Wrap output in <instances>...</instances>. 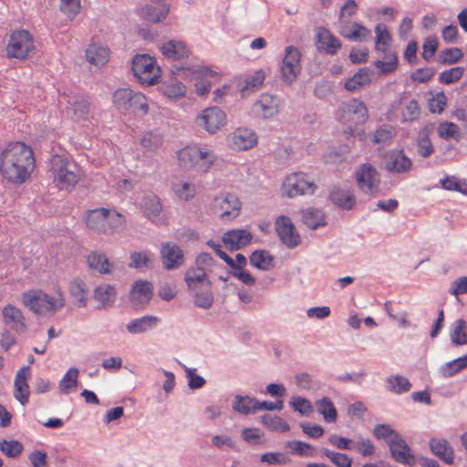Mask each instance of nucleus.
<instances>
[{
  "instance_id": "obj_1",
  "label": "nucleus",
  "mask_w": 467,
  "mask_h": 467,
  "mask_svg": "<svg viewBox=\"0 0 467 467\" xmlns=\"http://www.w3.org/2000/svg\"><path fill=\"white\" fill-rule=\"evenodd\" d=\"M34 168L33 150L24 142H12L1 153L0 172L10 183H24Z\"/></svg>"
},
{
  "instance_id": "obj_2",
  "label": "nucleus",
  "mask_w": 467,
  "mask_h": 467,
  "mask_svg": "<svg viewBox=\"0 0 467 467\" xmlns=\"http://www.w3.org/2000/svg\"><path fill=\"white\" fill-rule=\"evenodd\" d=\"M77 163L66 155L55 154L49 160V177L60 189L74 187L78 181Z\"/></svg>"
},
{
  "instance_id": "obj_3",
  "label": "nucleus",
  "mask_w": 467,
  "mask_h": 467,
  "mask_svg": "<svg viewBox=\"0 0 467 467\" xmlns=\"http://www.w3.org/2000/svg\"><path fill=\"white\" fill-rule=\"evenodd\" d=\"M23 303L34 313L45 315L63 307L65 300L60 295L57 299H54L42 291H29L23 294Z\"/></svg>"
},
{
  "instance_id": "obj_4",
  "label": "nucleus",
  "mask_w": 467,
  "mask_h": 467,
  "mask_svg": "<svg viewBox=\"0 0 467 467\" xmlns=\"http://www.w3.org/2000/svg\"><path fill=\"white\" fill-rule=\"evenodd\" d=\"M113 103L121 112H126L130 109L134 112L141 110L143 114L149 112V105L146 102L145 96L130 88H119L116 90L113 94Z\"/></svg>"
},
{
  "instance_id": "obj_5",
  "label": "nucleus",
  "mask_w": 467,
  "mask_h": 467,
  "mask_svg": "<svg viewBox=\"0 0 467 467\" xmlns=\"http://www.w3.org/2000/svg\"><path fill=\"white\" fill-rule=\"evenodd\" d=\"M283 194L293 198L303 194H313L317 185L303 172H296L286 177L283 183Z\"/></svg>"
},
{
  "instance_id": "obj_6",
  "label": "nucleus",
  "mask_w": 467,
  "mask_h": 467,
  "mask_svg": "<svg viewBox=\"0 0 467 467\" xmlns=\"http://www.w3.org/2000/svg\"><path fill=\"white\" fill-rule=\"evenodd\" d=\"M33 48L34 41L29 32L17 30L11 34L6 52L10 57L25 59Z\"/></svg>"
},
{
  "instance_id": "obj_7",
  "label": "nucleus",
  "mask_w": 467,
  "mask_h": 467,
  "mask_svg": "<svg viewBox=\"0 0 467 467\" xmlns=\"http://www.w3.org/2000/svg\"><path fill=\"white\" fill-rule=\"evenodd\" d=\"M301 52L297 47L289 46L285 47L283 65L281 67L282 79L291 85L298 77L301 70Z\"/></svg>"
},
{
  "instance_id": "obj_8",
  "label": "nucleus",
  "mask_w": 467,
  "mask_h": 467,
  "mask_svg": "<svg viewBox=\"0 0 467 467\" xmlns=\"http://www.w3.org/2000/svg\"><path fill=\"white\" fill-rule=\"evenodd\" d=\"M196 124L213 134L226 124V114L219 107H210L197 116Z\"/></svg>"
},
{
  "instance_id": "obj_9",
  "label": "nucleus",
  "mask_w": 467,
  "mask_h": 467,
  "mask_svg": "<svg viewBox=\"0 0 467 467\" xmlns=\"http://www.w3.org/2000/svg\"><path fill=\"white\" fill-rule=\"evenodd\" d=\"M275 231L282 244L290 249L296 247L301 242V237L288 216L280 215L276 218Z\"/></svg>"
},
{
  "instance_id": "obj_10",
  "label": "nucleus",
  "mask_w": 467,
  "mask_h": 467,
  "mask_svg": "<svg viewBox=\"0 0 467 467\" xmlns=\"http://www.w3.org/2000/svg\"><path fill=\"white\" fill-rule=\"evenodd\" d=\"M358 185L366 193L379 192V173L370 163L362 164L356 172Z\"/></svg>"
},
{
  "instance_id": "obj_11",
  "label": "nucleus",
  "mask_w": 467,
  "mask_h": 467,
  "mask_svg": "<svg viewBox=\"0 0 467 467\" xmlns=\"http://www.w3.org/2000/svg\"><path fill=\"white\" fill-rule=\"evenodd\" d=\"M253 234L246 229H234L225 232L222 242L231 252L241 250L252 243Z\"/></svg>"
},
{
  "instance_id": "obj_12",
  "label": "nucleus",
  "mask_w": 467,
  "mask_h": 467,
  "mask_svg": "<svg viewBox=\"0 0 467 467\" xmlns=\"http://www.w3.org/2000/svg\"><path fill=\"white\" fill-rule=\"evenodd\" d=\"M161 257L163 267L167 270L177 269L184 263L183 251L171 242L161 244Z\"/></svg>"
},
{
  "instance_id": "obj_13",
  "label": "nucleus",
  "mask_w": 467,
  "mask_h": 467,
  "mask_svg": "<svg viewBox=\"0 0 467 467\" xmlns=\"http://www.w3.org/2000/svg\"><path fill=\"white\" fill-rule=\"evenodd\" d=\"M387 443L389 447L391 457L397 462L409 466H413L417 463V459L411 453L410 447L400 436L397 440L388 441Z\"/></svg>"
},
{
  "instance_id": "obj_14",
  "label": "nucleus",
  "mask_w": 467,
  "mask_h": 467,
  "mask_svg": "<svg viewBox=\"0 0 467 467\" xmlns=\"http://www.w3.org/2000/svg\"><path fill=\"white\" fill-rule=\"evenodd\" d=\"M153 296V287L150 282L138 280L132 285L130 300L133 307L138 309L149 304Z\"/></svg>"
},
{
  "instance_id": "obj_15",
  "label": "nucleus",
  "mask_w": 467,
  "mask_h": 467,
  "mask_svg": "<svg viewBox=\"0 0 467 467\" xmlns=\"http://www.w3.org/2000/svg\"><path fill=\"white\" fill-rule=\"evenodd\" d=\"M385 169L390 172H406L410 170L412 162L402 150H390L384 154Z\"/></svg>"
},
{
  "instance_id": "obj_16",
  "label": "nucleus",
  "mask_w": 467,
  "mask_h": 467,
  "mask_svg": "<svg viewBox=\"0 0 467 467\" xmlns=\"http://www.w3.org/2000/svg\"><path fill=\"white\" fill-rule=\"evenodd\" d=\"M241 202L233 193H225L214 198V209L221 212V217H236L241 209Z\"/></svg>"
},
{
  "instance_id": "obj_17",
  "label": "nucleus",
  "mask_w": 467,
  "mask_h": 467,
  "mask_svg": "<svg viewBox=\"0 0 467 467\" xmlns=\"http://www.w3.org/2000/svg\"><path fill=\"white\" fill-rule=\"evenodd\" d=\"M171 9V5L162 3L160 6L145 5L139 9L138 14L142 20L149 23L159 24L163 22Z\"/></svg>"
},
{
  "instance_id": "obj_18",
  "label": "nucleus",
  "mask_w": 467,
  "mask_h": 467,
  "mask_svg": "<svg viewBox=\"0 0 467 467\" xmlns=\"http://www.w3.org/2000/svg\"><path fill=\"white\" fill-rule=\"evenodd\" d=\"M329 200L337 207L344 210H350L356 204V198L349 189H342L333 185L329 190Z\"/></svg>"
},
{
  "instance_id": "obj_19",
  "label": "nucleus",
  "mask_w": 467,
  "mask_h": 467,
  "mask_svg": "<svg viewBox=\"0 0 467 467\" xmlns=\"http://www.w3.org/2000/svg\"><path fill=\"white\" fill-rule=\"evenodd\" d=\"M230 141L233 149L245 150L253 148L257 143V137L251 130L237 129L232 134Z\"/></svg>"
},
{
  "instance_id": "obj_20",
  "label": "nucleus",
  "mask_w": 467,
  "mask_h": 467,
  "mask_svg": "<svg viewBox=\"0 0 467 467\" xmlns=\"http://www.w3.org/2000/svg\"><path fill=\"white\" fill-rule=\"evenodd\" d=\"M67 113L75 120L85 119L89 114V101L83 96H73L67 101Z\"/></svg>"
},
{
  "instance_id": "obj_21",
  "label": "nucleus",
  "mask_w": 467,
  "mask_h": 467,
  "mask_svg": "<svg viewBox=\"0 0 467 467\" xmlns=\"http://www.w3.org/2000/svg\"><path fill=\"white\" fill-rule=\"evenodd\" d=\"M185 282L189 290L195 291L201 286L211 288L212 282L207 278L204 267H191L185 273Z\"/></svg>"
},
{
  "instance_id": "obj_22",
  "label": "nucleus",
  "mask_w": 467,
  "mask_h": 467,
  "mask_svg": "<svg viewBox=\"0 0 467 467\" xmlns=\"http://www.w3.org/2000/svg\"><path fill=\"white\" fill-rule=\"evenodd\" d=\"M3 315L5 324L8 325L11 329L17 333H25L26 331L25 317L20 309L8 305L4 308Z\"/></svg>"
},
{
  "instance_id": "obj_23",
  "label": "nucleus",
  "mask_w": 467,
  "mask_h": 467,
  "mask_svg": "<svg viewBox=\"0 0 467 467\" xmlns=\"http://www.w3.org/2000/svg\"><path fill=\"white\" fill-rule=\"evenodd\" d=\"M109 210L106 208H97L88 212L86 223L87 226L97 232H105L107 230Z\"/></svg>"
},
{
  "instance_id": "obj_24",
  "label": "nucleus",
  "mask_w": 467,
  "mask_h": 467,
  "mask_svg": "<svg viewBox=\"0 0 467 467\" xmlns=\"http://www.w3.org/2000/svg\"><path fill=\"white\" fill-rule=\"evenodd\" d=\"M429 444L431 452L441 461L446 464L453 463L454 451L446 440L431 438Z\"/></svg>"
},
{
  "instance_id": "obj_25",
  "label": "nucleus",
  "mask_w": 467,
  "mask_h": 467,
  "mask_svg": "<svg viewBox=\"0 0 467 467\" xmlns=\"http://www.w3.org/2000/svg\"><path fill=\"white\" fill-rule=\"evenodd\" d=\"M318 48H323L327 54L335 55L341 47V42L327 29L321 28L317 35Z\"/></svg>"
},
{
  "instance_id": "obj_26",
  "label": "nucleus",
  "mask_w": 467,
  "mask_h": 467,
  "mask_svg": "<svg viewBox=\"0 0 467 467\" xmlns=\"http://www.w3.org/2000/svg\"><path fill=\"white\" fill-rule=\"evenodd\" d=\"M29 369V367H23L20 368L16 376L15 379V397L20 401L22 405L28 402L29 398V386L26 382V371Z\"/></svg>"
},
{
  "instance_id": "obj_27",
  "label": "nucleus",
  "mask_w": 467,
  "mask_h": 467,
  "mask_svg": "<svg viewBox=\"0 0 467 467\" xmlns=\"http://www.w3.org/2000/svg\"><path fill=\"white\" fill-rule=\"evenodd\" d=\"M162 54L173 60H179L182 58L188 57L190 56V50L183 42L170 40L164 43L161 47Z\"/></svg>"
},
{
  "instance_id": "obj_28",
  "label": "nucleus",
  "mask_w": 467,
  "mask_h": 467,
  "mask_svg": "<svg viewBox=\"0 0 467 467\" xmlns=\"http://www.w3.org/2000/svg\"><path fill=\"white\" fill-rule=\"evenodd\" d=\"M141 209L147 218H157L162 212V204L160 198L153 192L147 193L141 201Z\"/></svg>"
},
{
  "instance_id": "obj_29",
  "label": "nucleus",
  "mask_w": 467,
  "mask_h": 467,
  "mask_svg": "<svg viewBox=\"0 0 467 467\" xmlns=\"http://www.w3.org/2000/svg\"><path fill=\"white\" fill-rule=\"evenodd\" d=\"M116 290L114 286L109 284L100 285L94 291V298L100 303L99 309L110 306L116 299Z\"/></svg>"
},
{
  "instance_id": "obj_30",
  "label": "nucleus",
  "mask_w": 467,
  "mask_h": 467,
  "mask_svg": "<svg viewBox=\"0 0 467 467\" xmlns=\"http://www.w3.org/2000/svg\"><path fill=\"white\" fill-rule=\"evenodd\" d=\"M87 263L91 269L102 275L110 274L111 268L113 267V265L109 261L106 254L97 251L92 252L87 257Z\"/></svg>"
},
{
  "instance_id": "obj_31",
  "label": "nucleus",
  "mask_w": 467,
  "mask_h": 467,
  "mask_svg": "<svg viewBox=\"0 0 467 467\" xmlns=\"http://www.w3.org/2000/svg\"><path fill=\"white\" fill-rule=\"evenodd\" d=\"M302 222L310 229H317L327 224L326 217L322 210L307 208L302 211Z\"/></svg>"
},
{
  "instance_id": "obj_32",
  "label": "nucleus",
  "mask_w": 467,
  "mask_h": 467,
  "mask_svg": "<svg viewBox=\"0 0 467 467\" xmlns=\"http://www.w3.org/2000/svg\"><path fill=\"white\" fill-rule=\"evenodd\" d=\"M258 400L250 396L236 395L233 402V410L244 414H254L258 411L257 406Z\"/></svg>"
},
{
  "instance_id": "obj_33",
  "label": "nucleus",
  "mask_w": 467,
  "mask_h": 467,
  "mask_svg": "<svg viewBox=\"0 0 467 467\" xmlns=\"http://www.w3.org/2000/svg\"><path fill=\"white\" fill-rule=\"evenodd\" d=\"M372 70L368 67H362L354 76L345 82V88L354 91L370 83Z\"/></svg>"
},
{
  "instance_id": "obj_34",
  "label": "nucleus",
  "mask_w": 467,
  "mask_h": 467,
  "mask_svg": "<svg viewBox=\"0 0 467 467\" xmlns=\"http://www.w3.org/2000/svg\"><path fill=\"white\" fill-rule=\"evenodd\" d=\"M275 257L266 250H255L250 257V264L257 269L267 271L274 266Z\"/></svg>"
},
{
  "instance_id": "obj_35",
  "label": "nucleus",
  "mask_w": 467,
  "mask_h": 467,
  "mask_svg": "<svg viewBox=\"0 0 467 467\" xmlns=\"http://www.w3.org/2000/svg\"><path fill=\"white\" fill-rule=\"evenodd\" d=\"M150 69H156L155 61L150 55L138 54L133 57L131 70L135 78Z\"/></svg>"
},
{
  "instance_id": "obj_36",
  "label": "nucleus",
  "mask_w": 467,
  "mask_h": 467,
  "mask_svg": "<svg viewBox=\"0 0 467 467\" xmlns=\"http://www.w3.org/2000/svg\"><path fill=\"white\" fill-rule=\"evenodd\" d=\"M109 56V50L107 47L98 45H90L86 50L87 60L95 66L104 65Z\"/></svg>"
},
{
  "instance_id": "obj_37",
  "label": "nucleus",
  "mask_w": 467,
  "mask_h": 467,
  "mask_svg": "<svg viewBox=\"0 0 467 467\" xmlns=\"http://www.w3.org/2000/svg\"><path fill=\"white\" fill-rule=\"evenodd\" d=\"M450 338L453 346L467 345V322L464 319L460 318L453 323Z\"/></svg>"
},
{
  "instance_id": "obj_38",
  "label": "nucleus",
  "mask_w": 467,
  "mask_h": 467,
  "mask_svg": "<svg viewBox=\"0 0 467 467\" xmlns=\"http://www.w3.org/2000/svg\"><path fill=\"white\" fill-rule=\"evenodd\" d=\"M69 293L72 302L78 307H84L87 305L86 285L81 279H76L69 286Z\"/></svg>"
},
{
  "instance_id": "obj_39",
  "label": "nucleus",
  "mask_w": 467,
  "mask_h": 467,
  "mask_svg": "<svg viewBox=\"0 0 467 467\" xmlns=\"http://www.w3.org/2000/svg\"><path fill=\"white\" fill-rule=\"evenodd\" d=\"M178 159L183 169H191L200 161V149L184 148L178 152Z\"/></svg>"
},
{
  "instance_id": "obj_40",
  "label": "nucleus",
  "mask_w": 467,
  "mask_h": 467,
  "mask_svg": "<svg viewBox=\"0 0 467 467\" xmlns=\"http://www.w3.org/2000/svg\"><path fill=\"white\" fill-rule=\"evenodd\" d=\"M158 322V318L153 316H145L132 320L127 325V329L131 334H138L147 331Z\"/></svg>"
},
{
  "instance_id": "obj_41",
  "label": "nucleus",
  "mask_w": 467,
  "mask_h": 467,
  "mask_svg": "<svg viewBox=\"0 0 467 467\" xmlns=\"http://www.w3.org/2000/svg\"><path fill=\"white\" fill-rule=\"evenodd\" d=\"M159 90L167 98L177 99L185 95L186 87L180 81L171 80V82H163L159 87Z\"/></svg>"
},
{
  "instance_id": "obj_42",
  "label": "nucleus",
  "mask_w": 467,
  "mask_h": 467,
  "mask_svg": "<svg viewBox=\"0 0 467 467\" xmlns=\"http://www.w3.org/2000/svg\"><path fill=\"white\" fill-rule=\"evenodd\" d=\"M162 134L157 130L145 132L140 139L141 146L150 151L158 150L162 145Z\"/></svg>"
},
{
  "instance_id": "obj_43",
  "label": "nucleus",
  "mask_w": 467,
  "mask_h": 467,
  "mask_svg": "<svg viewBox=\"0 0 467 467\" xmlns=\"http://www.w3.org/2000/svg\"><path fill=\"white\" fill-rule=\"evenodd\" d=\"M466 368H467V354L461 358H455L451 361L445 363L441 368V374L445 378H449V377L454 376L455 374H457L458 372H460L461 370H462Z\"/></svg>"
},
{
  "instance_id": "obj_44",
  "label": "nucleus",
  "mask_w": 467,
  "mask_h": 467,
  "mask_svg": "<svg viewBox=\"0 0 467 467\" xmlns=\"http://www.w3.org/2000/svg\"><path fill=\"white\" fill-rule=\"evenodd\" d=\"M342 110L345 113H352L357 115L358 121H364L368 113L365 103L357 99H353L348 102L343 103Z\"/></svg>"
},
{
  "instance_id": "obj_45",
  "label": "nucleus",
  "mask_w": 467,
  "mask_h": 467,
  "mask_svg": "<svg viewBox=\"0 0 467 467\" xmlns=\"http://www.w3.org/2000/svg\"><path fill=\"white\" fill-rule=\"evenodd\" d=\"M262 424L271 431L286 432L290 426L278 416L265 414L260 417Z\"/></svg>"
},
{
  "instance_id": "obj_46",
  "label": "nucleus",
  "mask_w": 467,
  "mask_h": 467,
  "mask_svg": "<svg viewBox=\"0 0 467 467\" xmlns=\"http://www.w3.org/2000/svg\"><path fill=\"white\" fill-rule=\"evenodd\" d=\"M318 411L323 415L324 420L328 422H334L337 420V410L331 400L324 397L317 401Z\"/></svg>"
},
{
  "instance_id": "obj_47",
  "label": "nucleus",
  "mask_w": 467,
  "mask_h": 467,
  "mask_svg": "<svg viewBox=\"0 0 467 467\" xmlns=\"http://www.w3.org/2000/svg\"><path fill=\"white\" fill-rule=\"evenodd\" d=\"M464 54L459 47L445 48L441 51L439 63L441 65H452L459 62Z\"/></svg>"
},
{
  "instance_id": "obj_48",
  "label": "nucleus",
  "mask_w": 467,
  "mask_h": 467,
  "mask_svg": "<svg viewBox=\"0 0 467 467\" xmlns=\"http://www.w3.org/2000/svg\"><path fill=\"white\" fill-rule=\"evenodd\" d=\"M278 99L275 96L265 94L261 99L257 101L258 105L265 115L273 116L278 111Z\"/></svg>"
},
{
  "instance_id": "obj_49",
  "label": "nucleus",
  "mask_w": 467,
  "mask_h": 467,
  "mask_svg": "<svg viewBox=\"0 0 467 467\" xmlns=\"http://www.w3.org/2000/svg\"><path fill=\"white\" fill-rule=\"evenodd\" d=\"M322 452L337 467H351L352 465V459L345 453L332 451L327 448H323Z\"/></svg>"
},
{
  "instance_id": "obj_50",
  "label": "nucleus",
  "mask_w": 467,
  "mask_h": 467,
  "mask_svg": "<svg viewBox=\"0 0 467 467\" xmlns=\"http://www.w3.org/2000/svg\"><path fill=\"white\" fill-rule=\"evenodd\" d=\"M23 445L18 441H0V450L10 458L18 457L23 451Z\"/></svg>"
},
{
  "instance_id": "obj_51",
  "label": "nucleus",
  "mask_w": 467,
  "mask_h": 467,
  "mask_svg": "<svg viewBox=\"0 0 467 467\" xmlns=\"http://www.w3.org/2000/svg\"><path fill=\"white\" fill-rule=\"evenodd\" d=\"M78 369L71 368L59 382V389L63 393H68L71 388L78 385Z\"/></svg>"
},
{
  "instance_id": "obj_52",
  "label": "nucleus",
  "mask_w": 467,
  "mask_h": 467,
  "mask_svg": "<svg viewBox=\"0 0 467 467\" xmlns=\"http://www.w3.org/2000/svg\"><path fill=\"white\" fill-rule=\"evenodd\" d=\"M194 296V303L197 306L208 309L213 303V294L211 288L206 287L204 291H192Z\"/></svg>"
},
{
  "instance_id": "obj_53",
  "label": "nucleus",
  "mask_w": 467,
  "mask_h": 467,
  "mask_svg": "<svg viewBox=\"0 0 467 467\" xmlns=\"http://www.w3.org/2000/svg\"><path fill=\"white\" fill-rule=\"evenodd\" d=\"M464 68L462 67H451L442 71L439 76V81L443 84H452L457 82L462 77Z\"/></svg>"
},
{
  "instance_id": "obj_54",
  "label": "nucleus",
  "mask_w": 467,
  "mask_h": 467,
  "mask_svg": "<svg viewBox=\"0 0 467 467\" xmlns=\"http://www.w3.org/2000/svg\"><path fill=\"white\" fill-rule=\"evenodd\" d=\"M373 434L377 439H384L387 441L397 440L400 435L388 424H378L373 430Z\"/></svg>"
},
{
  "instance_id": "obj_55",
  "label": "nucleus",
  "mask_w": 467,
  "mask_h": 467,
  "mask_svg": "<svg viewBox=\"0 0 467 467\" xmlns=\"http://www.w3.org/2000/svg\"><path fill=\"white\" fill-rule=\"evenodd\" d=\"M447 97L443 91H440L435 97L429 99L428 107L431 113H441L447 105Z\"/></svg>"
},
{
  "instance_id": "obj_56",
  "label": "nucleus",
  "mask_w": 467,
  "mask_h": 467,
  "mask_svg": "<svg viewBox=\"0 0 467 467\" xmlns=\"http://www.w3.org/2000/svg\"><path fill=\"white\" fill-rule=\"evenodd\" d=\"M286 446L300 456H313L315 452V449L309 443L301 441H288Z\"/></svg>"
},
{
  "instance_id": "obj_57",
  "label": "nucleus",
  "mask_w": 467,
  "mask_h": 467,
  "mask_svg": "<svg viewBox=\"0 0 467 467\" xmlns=\"http://www.w3.org/2000/svg\"><path fill=\"white\" fill-rule=\"evenodd\" d=\"M290 406L302 415H308L313 410L311 402L303 397H294L290 401Z\"/></svg>"
},
{
  "instance_id": "obj_58",
  "label": "nucleus",
  "mask_w": 467,
  "mask_h": 467,
  "mask_svg": "<svg viewBox=\"0 0 467 467\" xmlns=\"http://www.w3.org/2000/svg\"><path fill=\"white\" fill-rule=\"evenodd\" d=\"M352 26L354 28L352 31H350L348 33H345V32L341 33V35L345 38H348V39L353 40V41H357L359 39H364L369 35V30L366 26H364L357 22L353 23Z\"/></svg>"
},
{
  "instance_id": "obj_59",
  "label": "nucleus",
  "mask_w": 467,
  "mask_h": 467,
  "mask_svg": "<svg viewBox=\"0 0 467 467\" xmlns=\"http://www.w3.org/2000/svg\"><path fill=\"white\" fill-rule=\"evenodd\" d=\"M375 67L379 69V75H387L393 72L398 67V57L395 54L391 55L389 61L377 60L374 63Z\"/></svg>"
},
{
  "instance_id": "obj_60",
  "label": "nucleus",
  "mask_w": 467,
  "mask_h": 467,
  "mask_svg": "<svg viewBox=\"0 0 467 467\" xmlns=\"http://www.w3.org/2000/svg\"><path fill=\"white\" fill-rule=\"evenodd\" d=\"M375 32L377 34L376 36V44L375 48L377 50H380L379 46L382 45L384 47L389 46L391 41V36L386 27V26H381L380 24L377 25L375 27Z\"/></svg>"
},
{
  "instance_id": "obj_61",
  "label": "nucleus",
  "mask_w": 467,
  "mask_h": 467,
  "mask_svg": "<svg viewBox=\"0 0 467 467\" xmlns=\"http://www.w3.org/2000/svg\"><path fill=\"white\" fill-rule=\"evenodd\" d=\"M439 42L436 36H429L423 44L422 57L426 61H430L438 49Z\"/></svg>"
},
{
  "instance_id": "obj_62",
  "label": "nucleus",
  "mask_w": 467,
  "mask_h": 467,
  "mask_svg": "<svg viewBox=\"0 0 467 467\" xmlns=\"http://www.w3.org/2000/svg\"><path fill=\"white\" fill-rule=\"evenodd\" d=\"M438 133L441 138L445 140L455 138L459 133V127L452 122L444 121L439 125Z\"/></svg>"
},
{
  "instance_id": "obj_63",
  "label": "nucleus",
  "mask_w": 467,
  "mask_h": 467,
  "mask_svg": "<svg viewBox=\"0 0 467 467\" xmlns=\"http://www.w3.org/2000/svg\"><path fill=\"white\" fill-rule=\"evenodd\" d=\"M389 381L391 384V390H395L397 393L407 392L411 387L410 381L401 376H392Z\"/></svg>"
},
{
  "instance_id": "obj_64",
  "label": "nucleus",
  "mask_w": 467,
  "mask_h": 467,
  "mask_svg": "<svg viewBox=\"0 0 467 467\" xmlns=\"http://www.w3.org/2000/svg\"><path fill=\"white\" fill-rule=\"evenodd\" d=\"M417 151L423 158H428L433 153V145L428 135H425L418 140Z\"/></svg>"
}]
</instances>
